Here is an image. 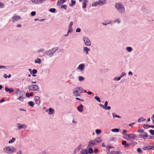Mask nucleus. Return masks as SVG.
Wrapping results in <instances>:
<instances>
[{
	"label": "nucleus",
	"instance_id": "nucleus-49",
	"mask_svg": "<svg viewBox=\"0 0 154 154\" xmlns=\"http://www.w3.org/2000/svg\"><path fill=\"white\" fill-rule=\"evenodd\" d=\"M19 92H21V91H19V89H17L15 93L16 94H18Z\"/></svg>",
	"mask_w": 154,
	"mask_h": 154
},
{
	"label": "nucleus",
	"instance_id": "nucleus-9",
	"mask_svg": "<svg viewBox=\"0 0 154 154\" xmlns=\"http://www.w3.org/2000/svg\"><path fill=\"white\" fill-rule=\"evenodd\" d=\"M84 41L86 45L89 46L91 45V42L90 40L88 38L86 37L84 38Z\"/></svg>",
	"mask_w": 154,
	"mask_h": 154
},
{
	"label": "nucleus",
	"instance_id": "nucleus-45",
	"mask_svg": "<svg viewBox=\"0 0 154 154\" xmlns=\"http://www.w3.org/2000/svg\"><path fill=\"white\" fill-rule=\"evenodd\" d=\"M149 132L152 135H154V130H150L149 131Z\"/></svg>",
	"mask_w": 154,
	"mask_h": 154
},
{
	"label": "nucleus",
	"instance_id": "nucleus-41",
	"mask_svg": "<svg viewBox=\"0 0 154 154\" xmlns=\"http://www.w3.org/2000/svg\"><path fill=\"white\" fill-rule=\"evenodd\" d=\"M95 132L97 134H100L101 133L100 130V129L96 130L95 131Z\"/></svg>",
	"mask_w": 154,
	"mask_h": 154
},
{
	"label": "nucleus",
	"instance_id": "nucleus-31",
	"mask_svg": "<svg viewBox=\"0 0 154 154\" xmlns=\"http://www.w3.org/2000/svg\"><path fill=\"white\" fill-rule=\"evenodd\" d=\"M112 131L113 132H118L119 131V129L118 128H114L112 129Z\"/></svg>",
	"mask_w": 154,
	"mask_h": 154
},
{
	"label": "nucleus",
	"instance_id": "nucleus-44",
	"mask_svg": "<svg viewBox=\"0 0 154 154\" xmlns=\"http://www.w3.org/2000/svg\"><path fill=\"white\" fill-rule=\"evenodd\" d=\"M61 8L66 10L67 9V5H63L61 6Z\"/></svg>",
	"mask_w": 154,
	"mask_h": 154
},
{
	"label": "nucleus",
	"instance_id": "nucleus-8",
	"mask_svg": "<svg viewBox=\"0 0 154 154\" xmlns=\"http://www.w3.org/2000/svg\"><path fill=\"white\" fill-rule=\"evenodd\" d=\"M106 0H100L96 3V5H102L105 4H106Z\"/></svg>",
	"mask_w": 154,
	"mask_h": 154
},
{
	"label": "nucleus",
	"instance_id": "nucleus-19",
	"mask_svg": "<svg viewBox=\"0 0 154 154\" xmlns=\"http://www.w3.org/2000/svg\"><path fill=\"white\" fill-rule=\"evenodd\" d=\"M35 63H36L40 64L41 63V60L40 58H37L35 60Z\"/></svg>",
	"mask_w": 154,
	"mask_h": 154
},
{
	"label": "nucleus",
	"instance_id": "nucleus-6",
	"mask_svg": "<svg viewBox=\"0 0 154 154\" xmlns=\"http://www.w3.org/2000/svg\"><path fill=\"white\" fill-rule=\"evenodd\" d=\"M28 89L29 91H36L38 90L39 88L37 85H34L29 86Z\"/></svg>",
	"mask_w": 154,
	"mask_h": 154
},
{
	"label": "nucleus",
	"instance_id": "nucleus-7",
	"mask_svg": "<svg viewBox=\"0 0 154 154\" xmlns=\"http://www.w3.org/2000/svg\"><path fill=\"white\" fill-rule=\"evenodd\" d=\"M148 137V135L146 133L143 132L142 133H141L139 135V137L140 138H142L143 139H145L146 137Z\"/></svg>",
	"mask_w": 154,
	"mask_h": 154
},
{
	"label": "nucleus",
	"instance_id": "nucleus-46",
	"mask_svg": "<svg viewBox=\"0 0 154 154\" xmlns=\"http://www.w3.org/2000/svg\"><path fill=\"white\" fill-rule=\"evenodd\" d=\"M137 132L141 133L142 132H144V131L143 129H138L137 130Z\"/></svg>",
	"mask_w": 154,
	"mask_h": 154
},
{
	"label": "nucleus",
	"instance_id": "nucleus-55",
	"mask_svg": "<svg viewBox=\"0 0 154 154\" xmlns=\"http://www.w3.org/2000/svg\"><path fill=\"white\" fill-rule=\"evenodd\" d=\"M94 152L95 153H96L98 152V150L97 149H95L94 150Z\"/></svg>",
	"mask_w": 154,
	"mask_h": 154
},
{
	"label": "nucleus",
	"instance_id": "nucleus-42",
	"mask_svg": "<svg viewBox=\"0 0 154 154\" xmlns=\"http://www.w3.org/2000/svg\"><path fill=\"white\" fill-rule=\"evenodd\" d=\"M3 76L5 78H7V77H8V78H10L11 76V75H7L6 74H4Z\"/></svg>",
	"mask_w": 154,
	"mask_h": 154
},
{
	"label": "nucleus",
	"instance_id": "nucleus-10",
	"mask_svg": "<svg viewBox=\"0 0 154 154\" xmlns=\"http://www.w3.org/2000/svg\"><path fill=\"white\" fill-rule=\"evenodd\" d=\"M96 145L94 140H91L89 142V144L88 145V148L91 147L93 146Z\"/></svg>",
	"mask_w": 154,
	"mask_h": 154
},
{
	"label": "nucleus",
	"instance_id": "nucleus-53",
	"mask_svg": "<svg viewBox=\"0 0 154 154\" xmlns=\"http://www.w3.org/2000/svg\"><path fill=\"white\" fill-rule=\"evenodd\" d=\"M137 151L139 152H140V153H141L142 152V151L141 150V149L140 148H138L137 149Z\"/></svg>",
	"mask_w": 154,
	"mask_h": 154
},
{
	"label": "nucleus",
	"instance_id": "nucleus-27",
	"mask_svg": "<svg viewBox=\"0 0 154 154\" xmlns=\"http://www.w3.org/2000/svg\"><path fill=\"white\" fill-rule=\"evenodd\" d=\"M72 27H69V29H68V32L67 33V34L66 35H65V36H67V35H68L69 33L71 32H72Z\"/></svg>",
	"mask_w": 154,
	"mask_h": 154
},
{
	"label": "nucleus",
	"instance_id": "nucleus-26",
	"mask_svg": "<svg viewBox=\"0 0 154 154\" xmlns=\"http://www.w3.org/2000/svg\"><path fill=\"white\" fill-rule=\"evenodd\" d=\"M20 17L18 16H14L13 17V19H14L16 21L18 19H20Z\"/></svg>",
	"mask_w": 154,
	"mask_h": 154
},
{
	"label": "nucleus",
	"instance_id": "nucleus-23",
	"mask_svg": "<svg viewBox=\"0 0 154 154\" xmlns=\"http://www.w3.org/2000/svg\"><path fill=\"white\" fill-rule=\"evenodd\" d=\"M111 153V154H120L121 153L119 151H112Z\"/></svg>",
	"mask_w": 154,
	"mask_h": 154
},
{
	"label": "nucleus",
	"instance_id": "nucleus-60",
	"mask_svg": "<svg viewBox=\"0 0 154 154\" xmlns=\"http://www.w3.org/2000/svg\"><path fill=\"white\" fill-rule=\"evenodd\" d=\"M125 75V73H124V72H123L121 74V76H120V77L121 78L122 77H123V76H124V75Z\"/></svg>",
	"mask_w": 154,
	"mask_h": 154
},
{
	"label": "nucleus",
	"instance_id": "nucleus-32",
	"mask_svg": "<svg viewBox=\"0 0 154 154\" xmlns=\"http://www.w3.org/2000/svg\"><path fill=\"white\" fill-rule=\"evenodd\" d=\"M29 105L31 107H33L34 106V103L32 101L29 102L28 103Z\"/></svg>",
	"mask_w": 154,
	"mask_h": 154
},
{
	"label": "nucleus",
	"instance_id": "nucleus-13",
	"mask_svg": "<svg viewBox=\"0 0 154 154\" xmlns=\"http://www.w3.org/2000/svg\"><path fill=\"white\" fill-rule=\"evenodd\" d=\"M66 1V0H58L57 2V5L60 6Z\"/></svg>",
	"mask_w": 154,
	"mask_h": 154
},
{
	"label": "nucleus",
	"instance_id": "nucleus-39",
	"mask_svg": "<svg viewBox=\"0 0 154 154\" xmlns=\"http://www.w3.org/2000/svg\"><path fill=\"white\" fill-rule=\"evenodd\" d=\"M94 98L96 99L98 101L100 102V98L97 96H95Z\"/></svg>",
	"mask_w": 154,
	"mask_h": 154
},
{
	"label": "nucleus",
	"instance_id": "nucleus-21",
	"mask_svg": "<svg viewBox=\"0 0 154 154\" xmlns=\"http://www.w3.org/2000/svg\"><path fill=\"white\" fill-rule=\"evenodd\" d=\"M87 2H88V1L86 0H85L84 1V2L83 3V6L82 7V8H84L86 7V5H87Z\"/></svg>",
	"mask_w": 154,
	"mask_h": 154
},
{
	"label": "nucleus",
	"instance_id": "nucleus-2",
	"mask_svg": "<svg viewBox=\"0 0 154 154\" xmlns=\"http://www.w3.org/2000/svg\"><path fill=\"white\" fill-rule=\"evenodd\" d=\"M83 91L82 88L80 87H77L75 88L73 91L74 95L75 97L79 96L82 93Z\"/></svg>",
	"mask_w": 154,
	"mask_h": 154
},
{
	"label": "nucleus",
	"instance_id": "nucleus-50",
	"mask_svg": "<svg viewBox=\"0 0 154 154\" xmlns=\"http://www.w3.org/2000/svg\"><path fill=\"white\" fill-rule=\"evenodd\" d=\"M36 13L35 11H33L31 12V14L32 16H34L35 15Z\"/></svg>",
	"mask_w": 154,
	"mask_h": 154
},
{
	"label": "nucleus",
	"instance_id": "nucleus-35",
	"mask_svg": "<svg viewBox=\"0 0 154 154\" xmlns=\"http://www.w3.org/2000/svg\"><path fill=\"white\" fill-rule=\"evenodd\" d=\"M84 49L86 51V54H88V51H90V49L87 47H84Z\"/></svg>",
	"mask_w": 154,
	"mask_h": 154
},
{
	"label": "nucleus",
	"instance_id": "nucleus-37",
	"mask_svg": "<svg viewBox=\"0 0 154 154\" xmlns=\"http://www.w3.org/2000/svg\"><path fill=\"white\" fill-rule=\"evenodd\" d=\"M127 51L128 52H131L132 51V48L131 47H127L126 48Z\"/></svg>",
	"mask_w": 154,
	"mask_h": 154
},
{
	"label": "nucleus",
	"instance_id": "nucleus-22",
	"mask_svg": "<svg viewBox=\"0 0 154 154\" xmlns=\"http://www.w3.org/2000/svg\"><path fill=\"white\" fill-rule=\"evenodd\" d=\"M33 95V93L32 92H31L30 93L27 92L26 94V97H29L30 96H32Z\"/></svg>",
	"mask_w": 154,
	"mask_h": 154
},
{
	"label": "nucleus",
	"instance_id": "nucleus-14",
	"mask_svg": "<svg viewBox=\"0 0 154 154\" xmlns=\"http://www.w3.org/2000/svg\"><path fill=\"white\" fill-rule=\"evenodd\" d=\"M77 110L80 112H82L83 111V105L82 104H81L78 106Z\"/></svg>",
	"mask_w": 154,
	"mask_h": 154
},
{
	"label": "nucleus",
	"instance_id": "nucleus-54",
	"mask_svg": "<svg viewBox=\"0 0 154 154\" xmlns=\"http://www.w3.org/2000/svg\"><path fill=\"white\" fill-rule=\"evenodd\" d=\"M112 115H113V116L114 118L115 117H116L118 118H121V117L120 116H119L117 115H116V116H114V113H112Z\"/></svg>",
	"mask_w": 154,
	"mask_h": 154
},
{
	"label": "nucleus",
	"instance_id": "nucleus-56",
	"mask_svg": "<svg viewBox=\"0 0 154 154\" xmlns=\"http://www.w3.org/2000/svg\"><path fill=\"white\" fill-rule=\"evenodd\" d=\"M100 107H101V108H103V109H104L105 108V106H104L102 104H100Z\"/></svg>",
	"mask_w": 154,
	"mask_h": 154
},
{
	"label": "nucleus",
	"instance_id": "nucleus-17",
	"mask_svg": "<svg viewBox=\"0 0 154 154\" xmlns=\"http://www.w3.org/2000/svg\"><path fill=\"white\" fill-rule=\"evenodd\" d=\"M143 127L145 128H154V125H147L144 124Z\"/></svg>",
	"mask_w": 154,
	"mask_h": 154
},
{
	"label": "nucleus",
	"instance_id": "nucleus-29",
	"mask_svg": "<svg viewBox=\"0 0 154 154\" xmlns=\"http://www.w3.org/2000/svg\"><path fill=\"white\" fill-rule=\"evenodd\" d=\"M45 1V0H38L36 1V4H40Z\"/></svg>",
	"mask_w": 154,
	"mask_h": 154
},
{
	"label": "nucleus",
	"instance_id": "nucleus-4",
	"mask_svg": "<svg viewBox=\"0 0 154 154\" xmlns=\"http://www.w3.org/2000/svg\"><path fill=\"white\" fill-rule=\"evenodd\" d=\"M125 135L126 136L124 137V138L130 141L134 140L136 137V135L134 134H128Z\"/></svg>",
	"mask_w": 154,
	"mask_h": 154
},
{
	"label": "nucleus",
	"instance_id": "nucleus-38",
	"mask_svg": "<svg viewBox=\"0 0 154 154\" xmlns=\"http://www.w3.org/2000/svg\"><path fill=\"white\" fill-rule=\"evenodd\" d=\"M56 9L54 8H51L49 9V11L52 13H54L55 12Z\"/></svg>",
	"mask_w": 154,
	"mask_h": 154
},
{
	"label": "nucleus",
	"instance_id": "nucleus-33",
	"mask_svg": "<svg viewBox=\"0 0 154 154\" xmlns=\"http://www.w3.org/2000/svg\"><path fill=\"white\" fill-rule=\"evenodd\" d=\"M127 133V131L126 130H125L123 131L122 133L124 135V136L123 137L124 138V137H125V136H126L125 135L128 134H126Z\"/></svg>",
	"mask_w": 154,
	"mask_h": 154
},
{
	"label": "nucleus",
	"instance_id": "nucleus-48",
	"mask_svg": "<svg viewBox=\"0 0 154 154\" xmlns=\"http://www.w3.org/2000/svg\"><path fill=\"white\" fill-rule=\"evenodd\" d=\"M37 72V71L36 69H34L32 71V73L33 74H35Z\"/></svg>",
	"mask_w": 154,
	"mask_h": 154
},
{
	"label": "nucleus",
	"instance_id": "nucleus-30",
	"mask_svg": "<svg viewBox=\"0 0 154 154\" xmlns=\"http://www.w3.org/2000/svg\"><path fill=\"white\" fill-rule=\"evenodd\" d=\"M146 120V119L145 118L142 117L138 119V122H140L142 121H144Z\"/></svg>",
	"mask_w": 154,
	"mask_h": 154
},
{
	"label": "nucleus",
	"instance_id": "nucleus-64",
	"mask_svg": "<svg viewBox=\"0 0 154 154\" xmlns=\"http://www.w3.org/2000/svg\"><path fill=\"white\" fill-rule=\"evenodd\" d=\"M107 104H108V102L106 101L105 102V104H104V106H105V107H106L107 106Z\"/></svg>",
	"mask_w": 154,
	"mask_h": 154
},
{
	"label": "nucleus",
	"instance_id": "nucleus-47",
	"mask_svg": "<svg viewBox=\"0 0 154 154\" xmlns=\"http://www.w3.org/2000/svg\"><path fill=\"white\" fill-rule=\"evenodd\" d=\"M121 77H120L118 78L116 77L114 79V80L116 81H119L120 80Z\"/></svg>",
	"mask_w": 154,
	"mask_h": 154
},
{
	"label": "nucleus",
	"instance_id": "nucleus-43",
	"mask_svg": "<svg viewBox=\"0 0 154 154\" xmlns=\"http://www.w3.org/2000/svg\"><path fill=\"white\" fill-rule=\"evenodd\" d=\"M18 99L22 101L23 102V98L22 97V96H20L19 98H18Z\"/></svg>",
	"mask_w": 154,
	"mask_h": 154
},
{
	"label": "nucleus",
	"instance_id": "nucleus-36",
	"mask_svg": "<svg viewBox=\"0 0 154 154\" xmlns=\"http://www.w3.org/2000/svg\"><path fill=\"white\" fill-rule=\"evenodd\" d=\"M15 139L14 138H12V140H9V141L8 142V143H12L14 142L15 141Z\"/></svg>",
	"mask_w": 154,
	"mask_h": 154
},
{
	"label": "nucleus",
	"instance_id": "nucleus-58",
	"mask_svg": "<svg viewBox=\"0 0 154 154\" xmlns=\"http://www.w3.org/2000/svg\"><path fill=\"white\" fill-rule=\"evenodd\" d=\"M104 109H108V110H109L111 109V107L109 106H107V107H105V108Z\"/></svg>",
	"mask_w": 154,
	"mask_h": 154
},
{
	"label": "nucleus",
	"instance_id": "nucleus-63",
	"mask_svg": "<svg viewBox=\"0 0 154 154\" xmlns=\"http://www.w3.org/2000/svg\"><path fill=\"white\" fill-rule=\"evenodd\" d=\"M130 146V145L128 144V143H126L125 145V147H129Z\"/></svg>",
	"mask_w": 154,
	"mask_h": 154
},
{
	"label": "nucleus",
	"instance_id": "nucleus-52",
	"mask_svg": "<svg viewBox=\"0 0 154 154\" xmlns=\"http://www.w3.org/2000/svg\"><path fill=\"white\" fill-rule=\"evenodd\" d=\"M4 5L2 3L0 2V8H2L4 7Z\"/></svg>",
	"mask_w": 154,
	"mask_h": 154
},
{
	"label": "nucleus",
	"instance_id": "nucleus-12",
	"mask_svg": "<svg viewBox=\"0 0 154 154\" xmlns=\"http://www.w3.org/2000/svg\"><path fill=\"white\" fill-rule=\"evenodd\" d=\"M17 126L18 127L19 129L22 128H26V126L24 125H22L18 123L17 124Z\"/></svg>",
	"mask_w": 154,
	"mask_h": 154
},
{
	"label": "nucleus",
	"instance_id": "nucleus-51",
	"mask_svg": "<svg viewBox=\"0 0 154 154\" xmlns=\"http://www.w3.org/2000/svg\"><path fill=\"white\" fill-rule=\"evenodd\" d=\"M82 153L83 154H89L88 152L87 151H83L82 152Z\"/></svg>",
	"mask_w": 154,
	"mask_h": 154
},
{
	"label": "nucleus",
	"instance_id": "nucleus-16",
	"mask_svg": "<svg viewBox=\"0 0 154 154\" xmlns=\"http://www.w3.org/2000/svg\"><path fill=\"white\" fill-rule=\"evenodd\" d=\"M94 140L96 145L99 143H100L102 141V140L99 138H96Z\"/></svg>",
	"mask_w": 154,
	"mask_h": 154
},
{
	"label": "nucleus",
	"instance_id": "nucleus-15",
	"mask_svg": "<svg viewBox=\"0 0 154 154\" xmlns=\"http://www.w3.org/2000/svg\"><path fill=\"white\" fill-rule=\"evenodd\" d=\"M152 148L153 147H151L149 146H144L143 147V149L144 150H148L149 149H153Z\"/></svg>",
	"mask_w": 154,
	"mask_h": 154
},
{
	"label": "nucleus",
	"instance_id": "nucleus-1",
	"mask_svg": "<svg viewBox=\"0 0 154 154\" xmlns=\"http://www.w3.org/2000/svg\"><path fill=\"white\" fill-rule=\"evenodd\" d=\"M115 7L118 11L121 13H124L125 11V8L123 5L120 3H118L116 4Z\"/></svg>",
	"mask_w": 154,
	"mask_h": 154
},
{
	"label": "nucleus",
	"instance_id": "nucleus-11",
	"mask_svg": "<svg viewBox=\"0 0 154 154\" xmlns=\"http://www.w3.org/2000/svg\"><path fill=\"white\" fill-rule=\"evenodd\" d=\"M34 99L36 103L38 105H39L40 103L39 97L37 96H35V97Z\"/></svg>",
	"mask_w": 154,
	"mask_h": 154
},
{
	"label": "nucleus",
	"instance_id": "nucleus-61",
	"mask_svg": "<svg viewBox=\"0 0 154 154\" xmlns=\"http://www.w3.org/2000/svg\"><path fill=\"white\" fill-rule=\"evenodd\" d=\"M135 124V122H133V123H131L130 124H129V126H130V127H131L133 125H134Z\"/></svg>",
	"mask_w": 154,
	"mask_h": 154
},
{
	"label": "nucleus",
	"instance_id": "nucleus-24",
	"mask_svg": "<svg viewBox=\"0 0 154 154\" xmlns=\"http://www.w3.org/2000/svg\"><path fill=\"white\" fill-rule=\"evenodd\" d=\"M75 4V1L71 0V3L69 5V6L71 7H73Z\"/></svg>",
	"mask_w": 154,
	"mask_h": 154
},
{
	"label": "nucleus",
	"instance_id": "nucleus-28",
	"mask_svg": "<svg viewBox=\"0 0 154 154\" xmlns=\"http://www.w3.org/2000/svg\"><path fill=\"white\" fill-rule=\"evenodd\" d=\"M88 153H91L93 152V150L91 147H88Z\"/></svg>",
	"mask_w": 154,
	"mask_h": 154
},
{
	"label": "nucleus",
	"instance_id": "nucleus-20",
	"mask_svg": "<svg viewBox=\"0 0 154 154\" xmlns=\"http://www.w3.org/2000/svg\"><path fill=\"white\" fill-rule=\"evenodd\" d=\"M49 114H54V110L52 108H50L49 109Z\"/></svg>",
	"mask_w": 154,
	"mask_h": 154
},
{
	"label": "nucleus",
	"instance_id": "nucleus-3",
	"mask_svg": "<svg viewBox=\"0 0 154 154\" xmlns=\"http://www.w3.org/2000/svg\"><path fill=\"white\" fill-rule=\"evenodd\" d=\"M16 149L13 146L8 147L4 149V151L7 153L11 154L15 152Z\"/></svg>",
	"mask_w": 154,
	"mask_h": 154
},
{
	"label": "nucleus",
	"instance_id": "nucleus-34",
	"mask_svg": "<svg viewBox=\"0 0 154 154\" xmlns=\"http://www.w3.org/2000/svg\"><path fill=\"white\" fill-rule=\"evenodd\" d=\"M114 147L112 146H108L106 147L107 149L109 152V149H110L114 148Z\"/></svg>",
	"mask_w": 154,
	"mask_h": 154
},
{
	"label": "nucleus",
	"instance_id": "nucleus-62",
	"mask_svg": "<svg viewBox=\"0 0 154 154\" xmlns=\"http://www.w3.org/2000/svg\"><path fill=\"white\" fill-rule=\"evenodd\" d=\"M73 23L72 22H71L69 24V27H71L72 26V25Z\"/></svg>",
	"mask_w": 154,
	"mask_h": 154
},
{
	"label": "nucleus",
	"instance_id": "nucleus-57",
	"mask_svg": "<svg viewBox=\"0 0 154 154\" xmlns=\"http://www.w3.org/2000/svg\"><path fill=\"white\" fill-rule=\"evenodd\" d=\"M81 31V29L79 28H78L76 29V32H79Z\"/></svg>",
	"mask_w": 154,
	"mask_h": 154
},
{
	"label": "nucleus",
	"instance_id": "nucleus-18",
	"mask_svg": "<svg viewBox=\"0 0 154 154\" xmlns=\"http://www.w3.org/2000/svg\"><path fill=\"white\" fill-rule=\"evenodd\" d=\"M5 90L6 92H9L10 93L12 92L13 91V89H10L7 87L5 88Z\"/></svg>",
	"mask_w": 154,
	"mask_h": 154
},
{
	"label": "nucleus",
	"instance_id": "nucleus-59",
	"mask_svg": "<svg viewBox=\"0 0 154 154\" xmlns=\"http://www.w3.org/2000/svg\"><path fill=\"white\" fill-rule=\"evenodd\" d=\"M122 145H125L126 143V141L125 140H123L122 143Z\"/></svg>",
	"mask_w": 154,
	"mask_h": 154
},
{
	"label": "nucleus",
	"instance_id": "nucleus-40",
	"mask_svg": "<svg viewBox=\"0 0 154 154\" xmlns=\"http://www.w3.org/2000/svg\"><path fill=\"white\" fill-rule=\"evenodd\" d=\"M84 79V77L82 76H79V80L80 81H83Z\"/></svg>",
	"mask_w": 154,
	"mask_h": 154
},
{
	"label": "nucleus",
	"instance_id": "nucleus-25",
	"mask_svg": "<svg viewBox=\"0 0 154 154\" xmlns=\"http://www.w3.org/2000/svg\"><path fill=\"white\" fill-rule=\"evenodd\" d=\"M84 67V65L83 64H81L78 67V68L81 70H82L83 69Z\"/></svg>",
	"mask_w": 154,
	"mask_h": 154
},
{
	"label": "nucleus",
	"instance_id": "nucleus-5",
	"mask_svg": "<svg viewBox=\"0 0 154 154\" xmlns=\"http://www.w3.org/2000/svg\"><path fill=\"white\" fill-rule=\"evenodd\" d=\"M58 49L57 48H53L48 51H47L46 53V54L50 56H51L54 54V52L57 50Z\"/></svg>",
	"mask_w": 154,
	"mask_h": 154
}]
</instances>
